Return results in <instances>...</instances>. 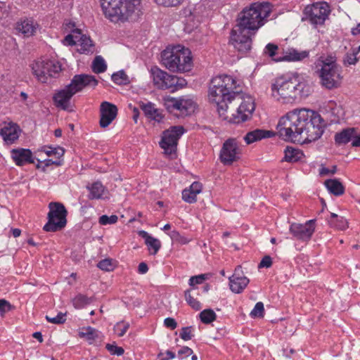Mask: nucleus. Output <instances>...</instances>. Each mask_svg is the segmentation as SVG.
I'll return each instance as SVG.
<instances>
[{
	"instance_id": "nucleus-35",
	"label": "nucleus",
	"mask_w": 360,
	"mask_h": 360,
	"mask_svg": "<svg viewBox=\"0 0 360 360\" xmlns=\"http://www.w3.org/2000/svg\"><path fill=\"white\" fill-rule=\"evenodd\" d=\"M79 336L92 343L98 338V330L91 326L84 327L79 332Z\"/></svg>"
},
{
	"instance_id": "nucleus-51",
	"label": "nucleus",
	"mask_w": 360,
	"mask_h": 360,
	"mask_svg": "<svg viewBox=\"0 0 360 360\" xmlns=\"http://www.w3.org/2000/svg\"><path fill=\"white\" fill-rule=\"evenodd\" d=\"M129 328V323L121 321L115 326V330L119 337H122Z\"/></svg>"
},
{
	"instance_id": "nucleus-3",
	"label": "nucleus",
	"mask_w": 360,
	"mask_h": 360,
	"mask_svg": "<svg viewBox=\"0 0 360 360\" xmlns=\"http://www.w3.org/2000/svg\"><path fill=\"white\" fill-rule=\"evenodd\" d=\"M105 18L112 22L134 21L141 13V0H100Z\"/></svg>"
},
{
	"instance_id": "nucleus-34",
	"label": "nucleus",
	"mask_w": 360,
	"mask_h": 360,
	"mask_svg": "<svg viewBox=\"0 0 360 360\" xmlns=\"http://www.w3.org/2000/svg\"><path fill=\"white\" fill-rule=\"evenodd\" d=\"M77 34H78L77 44L80 46V50L82 52L89 53V51H91V48L94 44L90 37L84 34H81L79 30Z\"/></svg>"
},
{
	"instance_id": "nucleus-5",
	"label": "nucleus",
	"mask_w": 360,
	"mask_h": 360,
	"mask_svg": "<svg viewBox=\"0 0 360 360\" xmlns=\"http://www.w3.org/2000/svg\"><path fill=\"white\" fill-rule=\"evenodd\" d=\"M271 12V4L268 2L253 3L238 14L236 25L256 32L264 25Z\"/></svg>"
},
{
	"instance_id": "nucleus-6",
	"label": "nucleus",
	"mask_w": 360,
	"mask_h": 360,
	"mask_svg": "<svg viewBox=\"0 0 360 360\" xmlns=\"http://www.w3.org/2000/svg\"><path fill=\"white\" fill-rule=\"evenodd\" d=\"M97 85L98 80L94 76L85 74L76 75L72 79L70 84L54 94L53 101L56 107L66 110L68 109L71 98L75 94L86 86L94 88Z\"/></svg>"
},
{
	"instance_id": "nucleus-23",
	"label": "nucleus",
	"mask_w": 360,
	"mask_h": 360,
	"mask_svg": "<svg viewBox=\"0 0 360 360\" xmlns=\"http://www.w3.org/2000/svg\"><path fill=\"white\" fill-rule=\"evenodd\" d=\"M178 109L179 113H175L178 117H185L193 113L196 108V103L192 98L186 96L178 98Z\"/></svg>"
},
{
	"instance_id": "nucleus-62",
	"label": "nucleus",
	"mask_w": 360,
	"mask_h": 360,
	"mask_svg": "<svg viewBox=\"0 0 360 360\" xmlns=\"http://www.w3.org/2000/svg\"><path fill=\"white\" fill-rule=\"evenodd\" d=\"M164 323L167 328H170L171 330H174L177 327L176 321L174 319L171 317L166 318L164 321Z\"/></svg>"
},
{
	"instance_id": "nucleus-26",
	"label": "nucleus",
	"mask_w": 360,
	"mask_h": 360,
	"mask_svg": "<svg viewBox=\"0 0 360 360\" xmlns=\"http://www.w3.org/2000/svg\"><path fill=\"white\" fill-rule=\"evenodd\" d=\"M236 269L235 274L229 278L230 289L235 293H240L249 283V279L245 276H239L236 275Z\"/></svg>"
},
{
	"instance_id": "nucleus-4",
	"label": "nucleus",
	"mask_w": 360,
	"mask_h": 360,
	"mask_svg": "<svg viewBox=\"0 0 360 360\" xmlns=\"http://www.w3.org/2000/svg\"><path fill=\"white\" fill-rule=\"evenodd\" d=\"M305 84L300 82L297 75H285L277 77L271 84V95L283 103H292L302 95Z\"/></svg>"
},
{
	"instance_id": "nucleus-12",
	"label": "nucleus",
	"mask_w": 360,
	"mask_h": 360,
	"mask_svg": "<svg viewBox=\"0 0 360 360\" xmlns=\"http://www.w3.org/2000/svg\"><path fill=\"white\" fill-rule=\"evenodd\" d=\"M306 130L304 131L301 137L302 141L299 143H307L315 141L320 139L324 132L326 123L321 116L314 110V115L310 117Z\"/></svg>"
},
{
	"instance_id": "nucleus-55",
	"label": "nucleus",
	"mask_w": 360,
	"mask_h": 360,
	"mask_svg": "<svg viewBox=\"0 0 360 360\" xmlns=\"http://www.w3.org/2000/svg\"><path fill=\"white\" fill-rule=\"evenodd\" d=\"M192 332V326L184 327L181 328V331L180 332V338L185 341L190 340L193 337Z\"/></svg>"
},
{
	"instance_id": "nucleus-7",
	"label": "nucleus",
	"mask_w": 360,
	"mask_h": 360,
	"mask_svg": "<svg viewBox=\"0 0 360 360\" xmlns=\"http://www.w3.org/2000/svg\"><path fill=\"white\" fill-rule=\"evenodd\" d=\"M161 57L162 64L172 72H188L193 66L191 51L181 45L163 51Z\"/></svg>"
},
{
	"instance_id": "nucleus-43",
	"label": "nucleus",
	"mask_w": 360,
	"mask_h": 360,
	"mask_svg": "<svg viewBox=\"0 0 360 360\" xmlns=\"http://www.w3.org/2000/svg\"><path fill=\"white\" fill-rule=\"evenodd\" d=\"M178 98L167 97L164 99L165 108L171 113H174L178 109Z\"/></svg>"
},
{
	"instance_id": "nucleus-9",
	"label": "nucleus",
	"mask_w": 360,
	"mask_h": 360,
	"mask_svg": "<svg viewBox=\"0 0 360 360\" xmlns=\"http://www.w3.org/2000/svg\"><path fill=\"white\" fill-rule=\"evenodd\" d=\"M330 13L328 4L326 2H316L307 5L303 12L302 21H307L311 25L316 27L324 24Z\"/></svg>"
},
{
	"instance_id": "nucleus-58",
	"label": "nucleus",
	"mask_w": 360,
	"mask_h": 360,
	"mask_svg": "<svg viewBox=\"0 0 360 360\" xmlns=\"http://www.w3.org/2000/svg\"><path fill=\"white\" fill-rule=\"evenodd\" d=\"M79 30H77V31L75 32V34L72 35V34H68L65 39H64V41H63V43L65 44V45H68V46H74V45H76L77 44V39H78V34H77V32H78Z\"/></svg>"
},
{
	"instance_id": "nucleus-11",
	"label": "nucleus",
	"mask_w": 360,
	"mask_h": 360,
	"mask_svg": "<svg viewBox=\"0 0 360 360\" xmlns=\"http://www.w3.org/2000/svg\"><path fill=\"white\" fill-rule=\"evenodd\" d=\"M33 75L41 83H46L48 79L56 77L61 71V66L58 63L46 60H37L31 65Z\"/></svg>"
},
{
	"instance_id": "nucleus-19",
	"label": "nucleus",
	"mask_w": 360,
	"mask_h": 360,
	"mask_svg": "<svg viewBox=\"0 0 360 360\" xmlns=\"http://www.w3.org/2000/svg\"><path fill=\"white\" fill-rule=\"evenodd\" d=\"M117 108L115 105L103 101L100 105V121L99 124L102 128H106L116 118Z\"/></svg>"
},
{
	"instance_id": "nucleus-49",
	"label": "nucleus",
	"mask_w": 360,
	"mask_h": 360,
	"mask_svg": "<svg viewBox=\"0 0 360 360\" xmlns=\"http://www.w3.org/2000/svg\"><path fill=\"white\" fill-rule=\"evenodd\" d=\"M48 322L54 324H63L66 321V313L59 312L55 317L46 316Z\"/></svg>"
},
{
	"instance_id": "nucleus-53",
	"label": "nucleus",
	"mask_w": 360,
	"mask_h": 360,
	"mask_svg": "<svg viewBox=\"0 0 360 360\" xmlns=\"http://www.w3.org/2000/svg\"><path fill=\"white\" fill-rule=\"evenodd\" d=\"M183 1L184 0H155L157 4L165 7H176L180 5Z\"/></svg>"
},
{
	"instance_id": "nucleus-2",
	"label": "nucleus",
	"mask_w": 360,
	"mask_h": 360,
	"mask_svg": "<svg viewBox=\"0 0 360 360\" xmlns=\"http://www.w3.org/2000/svg\"><path fill=\"white\" fill-rule=\"evenodd\" d=\"M237 81L231 76L221 75L213 77L209 84L208 98L214 104L220 116L224 115L228 104L240 97Z\"/></svg>"
},
{
	"instance_id": "nucleus-57",
	"label": "nucleus",
	"mask_w": 360,
	"mask_h": 360,
	"mask_svg": "<svg viewBox=\"0 0 360 360\" xmlns=\"http://www.w3.org/2000/svg\"><path fill=\"white\" fill-rule=\"evenodd\" d=\"M174 78L175 79L174 82V87H172V92H174L175 91H177L179 89H181L184 87L187 82L186 79H184L182 77H179L177 76L174 75Z\"/></svg>"
},
{
	"instance_id": "nucleus-63",
	"label": "nucleus",
	"mask_w": 360,
	"mask_h": 360,
	"mask_svg": "<svg viewBox=\"0 0 360 360\" xmlns=\"http://www.w3.org/2000/svg\"><path fill=\"white\" fill-rule=\"evenodd\" d=\"M202 184L198 181H194L188 188L192 191L195 192V194H198L202 191Z\"/></svg>"
},
{
	"instance_id": "nucleus-60",
	"label": "nucleus",
	"mask_w": 360,
	"mask_h": 360,
	"mask_svg": "<svg viewBox=\"0 0 360 360\" xmlns=\"http://www.w3.org/2000/svg\"><path fill=\"white\" fill-rule=\"evenodd\" d=\"M272 259L269 255H265L258 264V268H270L272 266Z\"/></svg>"
},
{
	"instance_id": "nucleus-17",
	"label": "nucleus",
	"mask_w": 360,
	"mask_h": 360,
	"mask_svg": "<svg viewBox=\"0 0 360 360\" xmlns=\"http://www.w3.org/2000/svg\"><path fill=\"white\" fill-rule=\"evenodd\" d=\"M150 75L155 88L161 90H169L172 92L175 80L174 75L168 74L157 66L150 68Z\"/></svg>"
},
{
	"instance_id": "nucleus-24",
	"label": "nucleus",
	"mask_w": 360,
	"mask_h": 360,
	"mask_svg": "<svg viewBox=\"0 0 360 360\" xmlns=\"http://www.w3.org/2000/svg\"><path fill=\"white\" fill-rule=\"evenodd\" d=\"M356 128L347 127L345 128L339 132L335 133L334 136L335 143L338 146H344L349 142L351 143L354 139Z\"/></svg>"
},
{
	"instance_id": "nucleus-48",
	"label": "nucleus",
	"mask_w": 360,
	"mask_h": 360,
	"mask_svg": "<svg viewBox=\"0 0 360 360\" xmlns=\"http://www.w3.org/2000/svg\"><path fill=\"white\" fill-rule=\"evenodd\" d=\"M209 278V274H202L191 276L189 279V285L194 288L195 285L202 284L206 279Z\"/></svg>"
},
{
	"instance_id": "nucleus-16",
	"label": "nucleus",
	"mask_w": 360,
	"mask_h": 360,
	"mask_svg": "<svg viewBox=\"0 0 360 360\" xmlns=\"http://www.w3.org/2000/svg\"><path fill=\"white\" fill-rule=\"evenodd\" d=\"M315 222L316 219H310L304 224L292 223L290 226L289 231L295 239L308 242L315 231Z\"/></svg>"
},
{
	"instance_id": "nucleus-21",
	"label": "nucleus",
	"mask_w": 360,
	"mask_h": 360,
	"mask_svg": "<svg viewBox=\"0 0 360 360\" xmlns=\"http://www.w3.org/2000/svg\"><path fill=\"white\" fill-rule=\"evenodd\" d=\"M39 28L38 23L33 18H23L15 25V30L24 37H30L35 34Z\"/></svg>"
},
{
	"instance_id": "nucleus-59",
	"label": "nucleus",
	"mask_w": 360,
	"mask_h": 360,
	"mask_svg": "<svg viewBox=\"0 0 360 360\" xmlns=\"http://www.w3.org/2000/svg\"><path fill=\"white\" fill-rule=\"evenodd\" d=\"M12 305L6 300H0V314L4 316L6 312L11 311Z\"/></svg>"
},
{
	"instance_id": "nucleus-40",
	"label": "nucleus",
	"mask_w": 360,
	"mask_h": 360,
	"mask_svg": "<svg viewBox=\"0 0 360 360\" xmlns=\"http://www.w3.org/2000/svg\"><path fill=\"white\" fill-rule=\"evenodd\" d=\"M216 318L215 312L211 309H204L200 313V321L205 324L212 323Z\"/></svg>"
},
{
	"instance_id": "nucleus-45",
	"label": "nucleus",
	"mask_w": 360,
	"mask_h": 360,
	"mask_svg": "<svg viewBox=\"0 0 360 360\" xmlns=\"http://www.w3.org/2000/svg\"><path fill=\"white\" fill-rule=\"evenodd\" d=\"M182 199L188 203H194L197 200V194L190 188H185L182 191Z\"/></svg>"
},
{
	"instance_id": "nucleus-41",
	"label": "nucleus",
	"mask_w": 360,
	"mask_h": 360,
	"mask_svg": "<svg viewBox=\"0 0 360 360\" xmlns=\"http://www.w3.org/2000/svg\"><path fill=\"white\" fill-rule=\"evenodd\" d=\"M191 290H186L184 292V297L187 304L194 310L199 311L201 309L200 302L195 298H194L191 294Z\"/></svg>"
},
{
	"instance_id": "nucleus-14",
	"label": "nucleus",
	"mask_w": 360,
	"mask_h": 360,
	"mask_svg": "<svg viewBox=\"0 0 360 360\" xmlns=\"http://www.w3.org/2000/svg\"><path fill=\"white\" fill-rule=\"evenodd\" d=\"M240 149L236 139L230 138L224 141L219 153V160L224 165H231L239 160Z\"/></svg>"
},
{
	"instance_id": "nucleus-22",
	"label": "nucleus",
	"mask_w": 360,
	"mask_h": 360,
	"mask_svg": "<svg viewBox=\"0 0 360 360\" xmlns=\"http://www.w3.org/2000/svg\"><path fill=\"white\" fill-rule=\"evenodd\" d=\"M11 156L17 166L34 162L32 152L28 148H13L11 150Z\"/></svg>"
},
{
	"instance_id": "nucleus-15",
	"label": "nucleus",
	"mask_w": 360,
	"mask_h": 360,
	"mask_svg": "<svg viewBox=\"0 0 360 360\" xmlns=\"http://www.w3.org/2000/svg\"><path fill=\"white\" fill-rule=\"evenodd\" d=\"M342 68H332L329 66L321 68L319 70L321 85L327 89H333L339 87L342 82Z\"/></svg>"
},
{
	"instance_id": "nucleus-52",
	"label": "nucleus",
	"mask_w": 360,
	"mask_h": 360,
	"mask_svg": "<svg viewBox=\"0 0 360 360\" xmlns=\"http://www.w3.org/2000/svg\"><path fill=\"white\" fill-rule=\"evenodd\" d=\"M170 237L172 240L178 242L181 244H187L190 240L186 237L181 236L180 233L176 230H174L170 233Z\"/></svg>"
},
{
	"instance_id": "nucleus-29",
	"label": "nucleus",
	"mask_w": 360,
	"mask_h": 360,
	"mask_svg": "<svg viewBox=\"0 0 360 360\" xmlns=\"http://www.w3.org/2000/svg\"><path fill=\"white\" fill-rule=\"evenodd\" d=\"M140 108L147 117L158 122L161 121L162 116L159 110L155 108L153 103L150 102H148L147 103H143L140 105Z\"/></svg>"
},
{
	"instance_id": "nucleus-10",
	"label": "nucleus",
	"mask_w": 360,
	"mask_h": 360,
	"mask_svg": "<svg viewBox=\"0 0 360 360\" xmlns=\"http://www.w3.org/2000/svg\"><path fill=\"white\" fill-rule=\"evenodd\" d=\"M186 131L183 126H172L163 131L160 146L164 150L165 155L176 157L178 141Z\"/></svg>"
},
{
	"instance_id": "nucleus-27",
	"label": "nucleus",
	"mask_w": 360,
	"mask_h": 360,
	"mask_svg": "<svg viewBox=\"0 0 360 360\" xmlns=\"http://www.w3.org/2000/svg\"><path fill=\"white\" fill-rule=\"evenodd\" d=\"M86 189L89 192L88 195L89 200L103 199V195L106 192L105 188L101 181H96L86 186Z\"/></svg>"
},
{
	"instance_id": "nucleus-25",
	"label": "nucleus",
	"mask_w": 360,
	"mask_h": 360,
	"mask_svg": "<svg viewBox=\"0 0 360 360\" xmlns=\"http://www.w3.org/2000/svg\"><path fill=\"white\" fill-rule=\"evenodd\" d=\"M275 133L272 131L256 129L248 132L243 139L247 144H251L263 139L272 137Z\"/></svg>"
},
{
	"instance_id": "nucleus-54",
	"label": "nucleus",
	"mask_w": 360,
	"mask_h": 360,
	"mask_svg": "<svg viewBox=\"0 0 360 360\" xmlns=\"http://www.w3.org/2000/svg\"><path fill=\"white\" fill-rule=\"evenodd\" d=\"M105 348L112 355L121 356L124 352L122 347L113 344H107Z\"/></svg>"
},
{
	"instance_id": "nucleus-36",
	"label": "nucleus",
	"mask_w": 360,
	"mask_h": 360,
	"mask_svg": "<svg viewBox=\"0 0 360 360\" xmlns=\"http://www.w3.org/2000/svg\"><path fill=\"white\" fill-rule=\"evenodd\" d=\"M93 297H89L83 294L77 295L72 300L75 309H82L93 302Z\"/></svg>"
},
{
	"instance_id": "nucleus-50",
	"label": "nucleus",
	"mask_w": 360,
	"mask_h": 360,
	"mask_svg": "<svg viewBox=\"0 0 360 360\" xmlns=\"http://www.w3.org/2000/svg\"><path fill=\"white\" fill-rule=\"evenodd\" d=\"M97 266L100 269L105 271H110L114 269V264L110 259H104L101 260L98 263Z\"/></svg>"
},
{
	"instance_id": "nucleus-44",
	"label": "nucleus",
	"mask_w": 360,
	"mask_h": 360,
	"mask_svg": "<svg viewBox=\"0 0 360 360\" xmlns=\"http://www.w3.org/2000/svg\"><path fill=\"white\" fill-rule=\"evenodd\" d=\"M48 150H44V151L48 156L54 155L58 158H60L64 155L65 150L63 148L60 146L53 147L51 146H45Z\"/></svg>"
},
{
	"instance_id": "nucleus-56",
	"label": "nucleus",
	"mask_w": 360,
	"mask_h": 360,
	"mask_svg": "<svg viewBox=\"0 0 360 360\" xmlns=\"http://www.w3.org/2000/svg\"><path fill=\"white\" fill-rule=\"evenodd\" d=\"M356 53L352 51V53H347L344 59L343 63L345 65H354L358 61Z\"/></svg>"
},
{
	"instance_id": "nucleus-39",
	"label": "nucleus",
	"mask_w": 360,
	"mask_h": 360,
	"mask_svg": "<svg viewBox=\"0 0 360 360\" xmlns=\"http://www.w3.org/2000/svg\"><path fill=\"white\" fill-rule=\"evenodd\" d=\"M278 50V46L272 43H269L266 44L264 53L268 55L270 58H271L274 61L279 62L282 61V57L276 56L277 51Z\"/></svg>"
},
{
	"instance_id": "nucleus-47",
	"label": "nucleus",
	"mask_w": 360,
	"mask_h": 360,
	"mask_svg": "<svg viewBox=\"0 0 360 360\" xmlns=\"http://www.w3.org/2000/svg\"><path fill=\"white\" fill-rule=\"evenodd\" d=\"M117 220L118 217L115 214L111 216L103 214L99 217L98 222L101 225H108L117 223Z\"/></svg>"
},
{
	"instance_id": "nucleus-20",
	"label": "nucleus",
	"mask_w": 360,
	"mask_h": 360,
	"mask_svg": "<svg viewBox=\"0 0 360 360\" xmlns=\"http://www.w3.org/2000/svg\"><path fill=\"white\" fill-rule=\"evenodd\" d=\"M20 129L12 122L0 124V136L7 145L13 144L19 138Z\"/></svg>"
},
{
	"instance_id": "nucleus-37",
	"label": "nucleus",
	"mask_w": 360,
	"mask_h": 360,
	"mask_svg": "<svg viewBox=\"0 0 360 360\" xmlns=\"http://www.w3.org/2000/svg\"><path fill=\"white\" fill-rule=\"evenodd\" d=\"M111 79L117 85H126L130 82L128 75L123 70L114 72L111 76Z\"/></svg>"
},
{
	"instance_id": "nucleus-42",
	"label": "nucleus",
	"mask_w": 360,
	"mask_h": 360,
	"mask_svg": "<svg viewBox=\"0 0 360 360\" xmlns=\"http://www.w3.org/2000/svg\"><path fill=\"white\" fill-rule=\"evenodd\" d=\"M320 61L322 63L321 68H325L326 66H329L332 68H341L337 64V58L333 54L328 55L326 58L321 57Z\"/></svg>"
},
{
	"instance_id": "nucleus-30",
	"label": "nucleus",
	"mask_w": 360,
	"mask_h": 360,
	"mask_svg": "<svg viewBox=\"0 0 360 360\" xmlns=\"http://www.w3.org/2000/svg\"><path fill=\"white\" fill-rule=\"evenodd\" d=\"M309 56V51H299L295 49H290L282 56V61H301L308 58Z\"/></svg>"
},
{
	"instance_id": "nucleus-32",
	"label": "nucleus",
	"mask_w": 360,
	"mask_h": 360,
	"mask_svg": "<svg viewBox=\"0 0 360 360\" xmlns=\"http://www.w3.org/2000/svg\"><path fill=\"white\" fill-rule=\"evenodd\" d=\"M284 153L283 160L288 162H298L304 157V153L301 150L289 146L285 149Z\"/></svg>"
},
{
	"instance_id": "nucleus-33",
	"label": "nucleus",
	"mask_w": 360,
	"mask_h": 360,
	"mask_svg": "<svg viewBox=\"0 0 360 360\" xmlns=\"http://www.w3.org/2000/svg\"><path fill=\"white\" fill-rule=\"evenodd\" d=\"M328 222L330 226L340 230H344L348 226L346 219L334 213H330Z\"/></svg>"
},
{
	"instance_id": "nucleus-8",
	"label": "nucleus",
	"mask_w": 360,
	"mask_h": 360,
	"mask_svg": "<svg viewBox=\"0 0 360 360\" xmlns=\"http://www.w3.org/2000/svg\"><path fill=\"white\" fill-rule=\"evenodd\" d=\"M48 221L43 229L47 232H56L62 230L67 224L68 211L60 202H51L49 205Z\"/></svg>"
},
{
	"instance_id": "nucleus-13",
	"label": "nucleus",
	"mask_w": 360,
	"mask_h": 360,
	"mask_svg": "<svg viewBox=\"0 0 360 360\" xmlns=\"http://www.w3.org/2000/svg\"><path fill=\"white\" fill-rule=\"evenodd\" d=\"M255 33L236 25L231 32V42L238 51L247 53L252 48V37Z\"/></svg>"
},
{
	"instance_id": "nucleus-38",
	"label": "nucleus",
	"mask_w": 360,
	"mask_h": 360,
	"mask_svg": "<svg viewBox=\"0 0 360 360\" xmlns=\"http://www.w3.org/2000/svg\"><path fill=\"white\" fill-rule=\"evenodd\" d=\"M92 70L96 74L104 72L107 70V65L102 56H96L92 63Z\"/></svg>"
},
{
	"instance_id": "nucleus-61",
	"label": "nucleus",
	"mask_w": 360,
	"mask_h": 360,
	"mask_svg": "<svg viewBox=\"0 0 360 360\" xmlns=\"http://www.w3.org/2000/svg\"><path fill=\"white\" fill-rule=\"evenodd\" d=\"M193 349L188 347L184 346L178 351V355L180 356V359H183L184 357H187L193 354Z\"/></svg>"
},
{
	"instance_id": "nucleus-18",
	"label": "nucleus",
	"mask_w": 360,
	"mask_h": 360,
	"mask_svg": "<svg viewBox=\"0 0 360 360\" xmlns=\"http://www.w3.org/2000/svg\"><path fill=\"white\" fill-rule=\"evenodd\" d=\"M255 109L254 101L249 98L243 101L238 108L236 112L233 114L229 122L233 124H240L249 120Z\"/></svg>"
},
{
	"instance_id": "nucleus-64",
	"label": "nucleus",
	"mask_w": 360,
	"mask_h": 360,
	"mask_svg": "<svg viewBox=\"0 0 360 360\" xmlns=\"http://www.w3.org/2000/svg\"><path fill=\"white\" fill-rule=\"evenodd\" d=\"M166 355H167V356H164V354L161 352L158 354V357L160 358V360H169V359H174L176 356L175 353H174L173 352H171L169 350H167L166 352Z\"/></svg>"
},
{
	"instance_id": "nucleus-31",
	"label": "nucleus",
	"mask_w": 360,
	"mask_h": 360,
	"mask_svg": "<svg viewBox=\"0 0 360 360\" xmlns=\"http://www.w3.org/2000/svg\"><path fill=\"white\" fill-rule=\"evenodd\" d=\"M324 185L330 193L335 196L342 195L345 193V187L337 179H327Z\"/></svg>"
},
{
	"instance_id": "nucleus-46",
	"label": "nucleus",
	"mask_w": 360,
	"mask_h": 360,
	"mask_svg": "<svg viewBox=\"0 0 360 360\" xmlns=\"http://www.w3.org/2000/svg\"><path fill=\"white\" fill-rule=\"evenodd\" d=\"M264 315V304L258 302L255 305L253 309L250 312L251 317H263Z\"/></svg>"
},
{
	"instance_id": "nucleus-28",
	"label": "nucleus",
	"mask_w": 360,
	"mask_h": 360,
	"mask_svg": "<svg viewBox=\"0 0 360 360\" xmlns=\"http://www.w3.org/2000/svg\"><path fill=\"white\" fill-rule=\"evenodd\" d=\"M138 234L140 237L145 240V243L147 245L148 250H153L151 254L153 255H156L161 248L160 241L158 239L149 235V233L146 231H139Z\"/></svg>"
},
{
	"instance_id": "nucleus-1",
	"label": "nucleus",
	"mask_w": 360,
	"mask_h": 360,
	"mask_svg": "<svg viewBox=\"0 0 360 360\" xmlns=\"http://www.w3.org/2000/svg\"><path fill=\"white\" fill-rule=\"evenodd\" d=\"M313 115L314 110L306 108H297L288 112L280 118L276 126L277 134L285 141L299 143L302 141V135Z\"/></svg>"
}]
</instances>
